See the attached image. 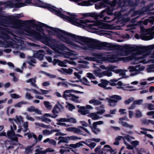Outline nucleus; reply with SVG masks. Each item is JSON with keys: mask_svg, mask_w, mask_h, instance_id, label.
I'll return each mask as SVG.
<instances>
[{"mask_svg": "<svg viewBox=\"0 0 154 154\" xmlns=\"http://www.w3.org/2000/svg\"><path fill=\"white\" fill-rule=\"evenodd\" d=\"M22 16L20 14H17L16 15L13 16H3L0 14V24L4 26L3 24L12 25V27L17 28L20 27H24V30L26 32V28L27 27L35 28L39 32L44 31L42 28L45 27L51 29L50 31H53L54 28L50 26L45 23L39 22L38 24L35 23L34 20H17L20 18Z\"/></svg>", "mask_w": 154, "mask_h": 154, "instance_id": "obj_1", "label": "nucleus"}, {"mask_svg": "<svg viewBox=\"0 0 154 154\" xmlns=\"http://www.w3.org/2000/svg\"><path fill=\"white\" fill-rule=\"evenodd\" d=\"M46 31L51 35H56L61 40L70 45L75 46L76 45L72 41L70 40L69 37L65 36L63 35H66L71 37L75 42L80 44H82V42L85 43L88 46H84L82 48L84 50H87L89 48L94 49H97V48H94L92 47L95 46L94 42H97L96 40L76 35L57 28H54L53 31H50L48 29H47Z\"/></svg>", "mask_w": 154, "mask_h": 154, "instance_id": "obj_2", "label": "nucleus"}, {"mask_svg": "<svg viewBox=\"0 0 154 154\" xmlns=\"http://www.w3.org/2000/svg\"><path fill=\"white\" fill-rule=\"evenodd\" d=\"M37 5L39 7L47 9L48 10L53 13L56 15L69 22H72L75 25H76V24H79L80 25L84 27H86L90 28H92V27L94 26L93 24L87 25V23H88L90 22V21L88 20H80L79 21V23L76 21L78 20V19L75 17L77 16V15L75 14H71L69 12H66L67 14L69 15L70 17L66 16L62 13L61 11L54 9V6L51 5L49 4L43 3L40 1H39V2L37 3Z\"/></svg>", "mask_w": 154, "mask_h": 154, "instance_id": "obj_3", "label": "nucleus"}, {"mask_svg": "<svg viewBox=\"0 0 154 154\" xmlns=\"http://www.w3.org/2000/svg\"><path fill=\"white\" fill-rule=\"evenodd\" d=\"M25 31L27 33L28 35L35 40L40 41L47 45L51 46V43L54 41V39L50 36H47L45 34L42 36L40 32H37L35 30L31 29L30 28H26Z\"/></svg>", "mask_w": 154, "mask_h": 154, "instance_id": "obj_4", "label": "nucleus"}, {"mask_svg": "<svg viewBox=\"0 0 154 154\" xmlns=\"http://www.w3.org/2000/svg\"><path fill=\"white\" fill-rule=\"evenodd\" d=\"M32 0H12V1L0 2L1 5H5L11 8H19L26 5V4H31Z\"/></svg>", "mask_w": 154, "mask_h": 154, "instance_id": "obj_5", "label": "nucleus"}, {"mask_svg": "<svg viewBox=\"0 0 154 154\" xmlns=\"http://www.w3.org/2000/svg\"><path fill=\"white\" fill-rule=\"evenodd\" d=\"M94 43L95 46L92 47L94 48H97V49L99 50L105 49L111 51L119 48L118 45H113L106 42H100L97 40V42H94Z\"/></svg>", "mask_w": 154, "mask_h": 154, "instance_id": "obj_6", "label": "nucleus"}, {"mask_svg": "<svg viewBox=\"0 0 154 154\" xmlns=\"http://www.w3.org/2000/svg\"><path fill=\"white\" fill-rule=\"evenodd\" d=\"M123 48L128 51H137L142 53L153 49H154V44L145 47L139 46L133 47L129 45H125Z\"/></svg>", "mask_w": 154, "mask_h": 154, "instance_id": "obj_7", "label": "nucleus"}, {"mask_svg": "<svg viewBox=\"0 0 154 154\" xmlns=\"http://www.w3.org/2000/svg\"><path fill=\"white\" fill-rule=\"evenodd\" d=\"M54 41L51 43V46L54 50L55 51L59 50L63 51L66 50V47L64 44L59 43L56 39H54Z\"/></svg>", "mask_w": 154, "mask_h": 154, "instance_id": "obj_8", "label": "nucleus"}, {"mask_svg": "<svg viewBox=\"0 0 154 154\" xmlns=\"http://www.w3.org/2000/svg\"><path fill=\"white\" fill-rule=\"evenodd\" d=\"M111 98H114L116 100L112 99L109 98H107L106 101H107L109 103V106L112 107H114L119 100H122L121 96L118 95H113L110 97Z\"/></svg>", "mask_w": 154, "mask_h": 154, "instance_id": "obj_9", "label": "nucleus"}, {"mask_svg": "<svg viewBox=\"0 0 154 154\" xmlns=\"http://www.w3.org/2000/svg\"><path fill=\"white\" fill-rule=\"evenodd\" d=\"M59 106L63 108V106L60 104H59V105L56 104L54 106L53 109L52 110V112L53 115L51 114H50L48 113H45L44 115V117L45 116L47 117H50L52 118H54L57 116L58 115L56 114H58L59 112L57 111L56 109H58L59 110H60V108L59 107Z\"/></svg>", "mask_w": 154, "mask_h": 154, "instance_id": "obj_10", "label": "nucleus"}, {"mask_svg": "<svg viewBox=\"0 0 154 154\" xmlns=\"http://www.w3.org/2000/svg\"><path fill=\"white\" fill-rule=\"evenodd\" d=\"M119 58L117 55L112 54L105 57V60L112 63H113L119 60Z\"/></svg>", "mask_w": 154, "mask_h": 154, "instance_id": "obj_11", "label": "nucleus"}, {"mask_svg": "<svg viewBox=\"0 0 154 154\" xmlns=\"http://www.w3.org/2000/svg\"><path fill=\"white\" fill-rule=\"evenodd\" d=\"M66 131H69L73 132L75 133H77L79 135H81L84 136H86V134H84L81 132L82 131L79 129L74 127H71L66 128Z\"/></svg>", "mask_w": 154, "mask_h": 154, "instance_id": "obj_12", "label": "nucleus"}, {"mask_svg": "<svg viewBox=\"0 0 154 154\" xmlns=\"http://www.w3.org/2000/svg\"><path fill=\"white\" fill-rule=\"evenodd\" d=\"M103 123V122L102 121H98L94 122L93 123V127L94 129L93 130V133L95 134H97L98 133L101 131L100 129L97 128V125H102Z\"/></svg>", "mask_w": 154, "mask_h": 154, "instance_id": "obj_13", "label": "nucleus"}, {"mask_svg": "<svg viewBox=\"0 0 154 154\" xmlns=\"http://www.w3.org/2000/svg\"><path fill=\"white\" fill-rule=\"evenodd\" d=\"M101 83L98 84V86L99 87L103 88L105 89H112L111 87H107L106 86L107 85L109 82L107 80L105 79H101Z\"/></svg>", "mask_w": 154, "mask_h": 154, "instance_id": "obj_14", "label": "nucleus"}, {"mask_svg": "<svg viewBox=\"0 0 154 154\" xmlns=\"http://www.w3.org/2000/svg\"><path fill=\"white\" fill-rule=\"evenodd\" d=\"M96 74L100 78L102 77L103 76L106 75L108 77H110L112 75V72L109 71H106L103 72H100L97 71L95 72Z\"/></svg>", "mask_w": 154, "mask_h": 154, "instance_id": "obj_15", "label": "nucleus"}, {"mask_svg": "<svg viewBox=\"0 0 154 154\" xmlns=\"http://www.w3.org/2000/svg\"><path fill=\"white\" fill-rule=\"evenodd\" d=\"M96 2L95 0H90L88 1H84L80 3H79V5L82 6H88L94 5V3Z\"/></svg>", "mask_w": 154, "mask_h": 154, "instance_id": "obj_16", "label": "nucleus"}, {"mask_svg": "<svg viewBox=\"0 0 154 154\" xmlns=\"http://www.w3.org/2000/svg\"><path fill=\"white\" fill-rule=\"evenodd\" d=\"M102 150L104 152V153L106 154L107 153L110 152L112 153L114 152V150L112 149L111 147L108 145H105Z\"/></svg>", "mask_w": 154, "mask_h": 154, "instance_id": "obj_17", "label": "nucleus"}, {"mask_svg": "<svg viewBox=\"0 0 154 154\" xmlns=\"http://www.w3.org/2000/svg\"><path fill=\"white\" fill-rule=\"evenodd\" d=\"M77 107L79 108L78 111L82 115H86L87 114H88L90 113V111L88 110L85 109V108L84 106H81L79 105H77Z\"/></svg>", "mask_w": 154, "mask_h": 154, "instance_id": "obj_18", "label": "nucleus"}, {"mask_svg": "<svg viewBox=\"0 0 154 154\" xmlns=\"http://www.w3.org/2000/svg\"><path fill=\"white\" fill-rule=\"evenodd\" d=\"M125 119L124 118H120L119 119L120 121L119 122V123L121 124L123 126L130 129H132L134 127L133 125H129L126 122H123L122 121Z\"/></svg>", "mask_w": 154, "mask_h": 154, "instance_id": "obj_19", "label": "nucleus"}, {"mask_svg": "<svg viewBox=\"0 0 154 154\" xmlns=\"http://www.w3.org/2000/svg\"><path fill=\"white\" fill-rule=\"evenodd\" d=\"M103 11H102L100 13H89V17L94 18L97 19L98 18H103Z\"/></svg>", "mask_w": 154, "mask_h": 154, "instance_id": "obj_20", "label": "nucleus"}, {"mask_svg": "<svg viewBox=\"0 0 154 154\" xmlns=\"http://www.w3.org/2000/svg\"><path fill=\"white\" fill-rule=\"evenodd\" d=\"M126 0H124L123 2L122 0H117V8H120L123 9L124 7H127Z\"/></svg>", "mask_w": 154, "mask_h": 154, "instance_id": "obj_21", "label": "nucleus"}, {"mask_svg": "<svg viewBox=\"0 0 154 154\" xmlns=\"http://www.w3.org/2000/svg\"><path fill=\"white\" fill-rule=\"evenodd\" d=\"M91 55L94 57L96 59V60L97 59H104L105 60V57H103V54L100 53L92 52L91 54Z\"/></svg>", "mask_w": 154, "mask_h": 154, "instance_id": "obj_22", "label": "nucleus"}, {"mask_svg": "<svg viewBox=\"0 0 154 154\" xmlns=\"http://www.w3.org/2000/svg\"><path fill=\"white\" fill-rule=\"evenodd\" d=\"M68 136L66 137H62L61 136H59L58 137L59 141L58 142V144H59L61 143H68L69 140L67 138Z\"/></svg>", "mask_w": 154, "mask_h": 154, "instance_id": "obj_23", "label": "nucleus"}, {"mask_svg": "<svg viewBox=\"0 0 154 154\" xmlns=\"http://www.w3.org/2000/svg\"><path fill=\"white\" fill-rule=\"evenodd\" d=\"M32 137H33L35 140V142H34L32 144H34L35 145L38 142L42 140L43 137V136L41 134H39L38 135V137L37 138L36 135L34 133H32Z\"/></svg>", "mask_w": 154, "mask_h": 154, "instance_id": "obj_24", "label": "nucleus"}, {"mask_svg": "<svg viewBox=\"0 0 154 154\" xmlns=\"http://www.w3.org/2000/svg\"><path fill=\"white\" fill-rule=\"evenodd\" d=\"M113 10L114 9L109 8H107L106 10H103L102 11H103V17L105 16V14H106L109 15H113Z\"/></svg>", "mask_w": 154, "mask_h": 154, "instance_id": "obj_25", "label": "nucleus"}, {"mask_svg": "<svg viewBox=\"0 0 154 154\" xmlns=\"http://www.w3.org/2000/svg\"><path fill=\"white\" fill-rule=\"evenodd\" d=\"M10 130L8 131L7 132V135L9 139L13 137V136H14L15 134V132L14 130L12 125H10Z\"/></svg>", "mask_w": 154, "mask_h": 154, "instance_id": "obj_26", "label": "nucleus"}, {"mask_svg": "<svg viewBox=\"0 0 154 154\" xmlns=\"http://www.w3.org/2000/svg\"><path fill=\"white\" fill-rule=\"evenodd\" d=\"M57 70L60 72H62L64 73L68 74H71L73 72V70L70 68H69L68 69L65 68H62L61 69H58Z\"/></svg>", "mask_w": 154, "mask_h": 154, "instance_id": "obj_27", "label": "nucleus"}, {"mask_svg": "<svg viewBox=\"0 0 154 154\" xmlns=\"http://www.w3.org/2000/svg\"><path fill=\"white\" fill-rule=\"evenodd\" d=\"M88 116L91 118L93 120H97L101 118L97 114L94 113H91L88 114Z\"/></svg>", "mask_w": 154, "mask_h": 154, "instance_id": "obj_28", "label": "nucleus"}, {"mask_svg": "<svg viewBox=\"0 0 154 154\" xmlns=\"http://www.w3.org/2000/svg\"><path fill=\"white\" fill-rule=\"evenodd\" d=\"M35 146V144H32L31 146H28L26 147L25 151V154H29L30 153L32 152V148Z\"/></svg>", "mask_w": 154, "mask_h": 154, "instance_id": "obj_29", "label": "nucleus"}, {"mask_svg": "<svg viewBox=\"0 0 154 154\" xmlns=\"http://www.w3.org/2000/svg\"><path fill=\"white\" fill-rule=\"evenodd\" d=\"M67 62H68L69 63H70V62L67 60H65L64 61H62L59 60L58 62V65L60 66L64 67H67V65L65 64Z\"/></svg>", "mask_w": 154, "mask_h": 154, "instance_id": "obj_30", "label": "nucleus"}, {"mask_svg": "<svg viewBox=\"0 0 154 154\" xmlns=\"http://www.w3.org/2000/svg\"><path fill=\"white\" fill-rule=\"evenodd\" d=\"M82 142H84V141H82L80 142H79L78 143H76L75 144H71L69 145V146L71 147H73L74 148H76L78 147H79L81 146H83L82 143Z\"/></svg>", "mask_w": 154, "mask_h": 154, "instance_id": "obj_31", "label": "nucleus"}, {"mask_svg": "<svg viewBox=\"0 0 154 154\" xmlns=\"http://www.w3.org/2000/svg\"><path fill=\"white\" fill-rule=\"evenodd\" d=\"M59 131L58 129L52 130L51 131H49L48 130H45L43 131V132L44 134L46 135H49L51 134L53 132H58Z\"/></svg>", "mask_w": 154, "mask_h": 154, "instance_id": "obj_32", "label": "nucleus"}, {"mask_svg": "<svg viewBox=\"0 0 154 154\" xmlns=\"http://www.w3.org/2000/svg\"><path fill=\"white\" fill-rule=\"evenodd\" d=\"M34 56L40 60H42L43 59L44 54L41 53L40 51L37 52L35 54Z\"/></svg>", "mask_w": 154, "mask_h": 154, "instance_id": "obj_33", "label": "nucleus"}, {"mask_svg": "<svg viewBox=\"0 0 154 154\" xmlns=\"http://www.w3.org/2000/svg\"><path fill=\"white\" fill-rule=\"evenodd\" d=\"M126 2H127L126 5H127V6H129L131 7H135L137 6V4L131 0H126Z\"/></svg>", "mask_w": 154, "mask_h": 154, "instance_id": "obj_34", "label": "nucleus"}, {"mask_svg": "<svg viewBox=\"0 0 154 154\" xmlns=\"http://www.w3.org/2000/svg\"><path fill=\"white\" fill-rule=\"evenodd\" d=\"M89 103L91 104L93 103L94 105L97 106L101 104L102 102L99 101L98 100L95 99H92L89 101Z\"/></svg>", "mask_w": 154, "mask_h": 154, "instance_id": "obj_35", "label": "nucleus"}, {"mask_svg": "<svg viewBox=\"0 0 154 154\" xmlns=\"http://www.w3.org/2000/svg\"><path fill=\"white\" fill-rule=\"evenodd\" d=\"M110 5L112 9L114 10L117 8V0H114L110 3Z\"/></svg>", "mask_w": 154, "mask_h": 154, "instance_id": "obj_36", "label": "nucleus"}, {"mask_svg": "<svg viewBox=\"0 0 154 154\" xmlns=\"http://www.w3.org/2000/svg\"><path fill=\"white\" fill-rule=\"evenodd\" d=\"M74 75L75 76H76L77 79L80 80V82H82L83 84L86 85H89L87 84H85V82H84L83 81H82V79H81V75H79V73L75 72L74 73Z\"/></svg>", "mask_w": 154, "mask_h": 154, "instance_id": "obj_37", "label": "nucleus"}, {"mask_svg": "<svg viewBox=\"0 0 154 154\" xmlns=\"http://www.w3.org/2000/svg\"><path fill=\"white\" fill-rule=\"evenodd\" d=\"M3 36H2L1 38L4 41L11 39V36L7 33H3Z\"/></svg>", "mask_w": 154, "mask_h": 154, "instance_id": "obj_38", "label": "nucleus"}, {"mask_svg": "<svg viewBox=\"0 0 154 154\" xmlns=\"http://www.w3.org/2000/svg\"><path fill=\"white\" fill-rule=\"evenodd\" d=\"M79 98V97L75 96L74 95H73L72 97L70 99V100L76 103H79L80 102V101H79V100H78V99Z\"/></svg>", "mask_w": 154, "mask_h": 154, "instance_id": "obj_39", "label": "nucleus"}, {"mask_svg": "<svg viewBox=\"0 0 154 154\" xmlns=\"http://www.w3.org/2000/svg\"><path fill=\"white\" fill-rule=\"evenodd\" d=\"M69 140H75L77 139L81 140V138L80 137H78L76 136H68Z\"/></svg>", "mask_w": 154, "mask_h": 154, "instance_id": "obj_40", "label": "nucleus"}, {"mask_svg": "<svg viewBox=\"0 0 154 154\" xmlns=\"http://www.w3.org/2000/svg\"><path fill=\"white\" fill-rule=\"evenodd\" d=\"M144 105L146 106H148L147 108L149 110H152L154 109V105H153L152 104H147V103H146L144 104Z\"/></svg>", "mask_w": 154, "mask_h": 154, "instance_id": "obj_41", "label": "nucleus"}, {"mask_svg": "<svg viewBox=\"0 0 154 154\" xmlns=\"http://www.w3.org/2000/svg\"><path fill=\"white\" fill-rule=\"evenodd\" d=\"M135 116L136 118H140L142 116V115L140 111L138 110H136Z\"/></svg>", "mask_w": 154, "mask_h": 154, "instance_id": "obj_42", "label": "nucleus"}, {"mask_svg": "<svg viewBox=\"0 0 154 154\" xmlns=\"http://www.w3.org/2000/svg\"><path fill=\"white\" fill-rule=\"evenodd\" d=\"M134 98L133 97H131L130 98L124 101V103L125 104L128 105L134 100Z\"/></svg>", "mask_w": 154, "mask_h": 154, "instance_id": "obj_43", "label": "nucleus"}, {"mask_svg": "<svg viewBox=\"0 0 154 154\" xmlns=\"http://www.w3.org/2000/svg\"><path fill=\"white\" fill-rule=\"evenodd\" d=\"M13 120L15 122H20L23 120V118L21 116H20L19 117L18 116H16V119H13Z\"/></svg>", "mask_w": 154, "mask_h": 154, "instance_id": "obj_44", "label": "nucleus"}, {"mask_svg": "<svg viewBox=\"0 0 154 154\" xmlns=\"http://www.w3.org/2000/svg\"><path fill=\"white\" fill-rule=\"evenodd\" d=\"M9 121V122L12 124L13 125V128L14 129V130H16L17 129V126L16 125L14 124V122H13V119L12 118H9L8 119Z\"/></svg>", "mask_w": 154, "mask_h": 154, "instance_id": "obj_45", "label": "nucleus"}, {"mask_svg": "<svg viewBox=\"0 0 154 154\" xmlns=\"http://www.w3.org/2000/svg\"><path fill=\"white\" fill-rule=\"evenodd\" d=\"M35 125H36L37 126H39V127H42V128H48V125H46L44 124L43 123H35Z\"/></svg>", "mask_w": 154, "mask_h": 154, "instance_id": "obj_46", "label": "nucleus"}, {"mask_svg": "<svg viewBox=\"0 0 154 154\" xmlns=\"http://www.w3.org/2000/svg\"><path fill=\"white\" fill-rule=\"evenodd\" d=\"M87 75V77L91 79H95V77L91 73H88Z\"/></svg>", "mask_w": 154, "mask_h": 154, "instance_id": "obj_47", "label": "nucleus"}, {"mask_svg": "<svg viewBox=\"0 0 154 154\" xmlns=\"http://www.w3.org/2000/svg\"><path fill=\"white\" fill-rule=\"evenodd\" d=\"M139 143V142L137 140L133 141H132L131 143V144L133 147H136L137 145H138Z\"/></svg>", "mask_w": 154, "mask_h": 154, "instance_id": "obj_48", "label": "nucleus"}, {"mask_svg": "<svg viewBox=\"0 0 154 154\" xmlns=\"http://www.w3.org/2000/svg\"><path fill=\"white\" fill-rule=\"evenodd\" d=\"M117 68L116 66L110 65L108 66L107 68V69L110 71L113 72L114 70V69Z\"/></svg>", "mask_w": 154, "mask_h": 154, "instance_id": "obj_49", "label": "nucleus"}, {"mask_svg": "<svg viewBox=\"0 0 154 154\" xmlns=\"http://www.w3.org/2000/svg\"><path fill=\"white\" fill-rule=\"evenodd\" d=\"M44 104L45 106L47 108L49 109H50L51 108V106L50 105V103L49 102L47 101H45L44 102Z\"/></svg>", "mask_w": 154, "mask_h": 154, "instance_id": "obj_50", "label": "nucleus"}, {"mask_svg": "<svg viewBox=\"0 0 154 154\" xmlns=\"http://www.w3.org/2000/svg\"><path fill=\"white\" fill-rule=\"evenodd\" d=\"M109 0H103L102 2H100V5L101 6L105 7V4H107L109 3Z\"/></svg>", "mask_w": 154, "mask_h": 154, "instance_id": "obj_51", "label": "nucleus"}, {"mask_svg": "<svg viewBox=\"0 0 154 154\" xmlns=\"http://www.w3.org/2000/svg\"><path fill=\"white\" fill-rule=\"evenodd\" d=\"M88 122L89 123V124L88 126L91 129L92 131V132L93 133V130L94 129V128L93 127V124H92L90 119H89L88 120Z\"/></svg>", "mask_w": 154, "mask_h": 154, "instance_id": "obj_52", "label": "nucleus"}, {"mask_svg": "<svg viewBox=\"0 0 154 154\" xmlns=\"http://www.w3.org/2000/svg\"><path fill=\"white\" fill-rule=\"evenodd\" d=\"M134 103L136 105H141L143 102V100L142 99L136 100L134 101Z\"/></svg>", "mask_w": 154, "mask_h": 154, "instance_id": "obj_53", "label": "nucleus"}, {"mask_svg": "<svg viewBox=\"0 0 154 154\" xmlns=\"http://www.w3.org/2000/svg\"><path fill=\"white\" fill-rule=\"evenodd\" d=\"M26 98L28 100H30L32 99L33 97L31 96L30 93L27 92L26 94Z\"/></svg>", "mask_w": 154, "mask_h": 154, "instance_id": "obj_54", "label": "nucleus"}, {"mask_svg": "<svg viewBox=\"0 0 154 154\" xmlns=\"http://www.w3.org/2000/svg\"><path fill=\"white\" fill-rule=\"evenodd\" d=\"M11 97L13 99H18L20 97V96L16 94H11Z\"/></svg>", "mask_w": 154, "mask_h": 154, "instance_id": "obj_55", "label": "nucleus"}, {"mask_svg": "<svg viewBox=\"0 0 154 154\" xmlns=\"http://www.w3.org/2000/svg\"><path fill=\"white\" fill-rule=\"evenodd\" d=\"M9 139L11 140V141H15L17 142H18V138L15 136H13Z\"/></svg>", "mask_w": 154, "mask_h": 154, "instance_id": "obj_56", "label": "nucleus"}, {"mask_svg": "<svg viewBox=\"0 0 154 154\" xmlns=\"http://www.w3.org/2000/svg\"><path fill=\"white\" fill-rule=\"evenodd\" d=\"M79 128H81L82 129H83V130H84L86 133H87L89 135H90L91 134V133L89 132V131L86 128H85L83 127V126H79Z\"/></svg>", "mask_w": 154, "mask_h": 154, "instance_id": "obj_57", "label": "nucleus"}, {"mask_svg": "<svg viewBox=\"0 0 154 154\" xmlns=\"http://www.w3.org/2000/svg\"><path fill=\"white\" fill-rule=\"evenodd\" d=\"M75 109V107L73 104H69V105L68 109L69 110L72 111L73 109Z\"/></svg>", "mask_w": 154, "mask_h": 154, "instance_id": "obj_58", "label": "nucleus"}, {"mask_svg": "<svg viewBox=\"0 0 154 154\" xmlns=\"http://www.w3.org/2000/svg\"><path fill=\"white\" fill-rule=\"evenodd\" d=\"M49 143L54 146H55L56 145V141L52 139H50Z\"/></svg>", "mask_w": 154, "mask_h": 154, "instance_id": "obj_59", "label": "nucleus"}, {"mask_svg": "<svg viewBox=\"0 0 154 154\" xmlns=\"http://www.w3.org/2000/svg\"><path fill=\"white\" fill-rule=\"evenodd\" d=\"M35 108L33 106H31L27 108V111L29 112H33L35 111Z\"/></svg>", "mask_w": 154, "mask_h": 154, "instance_id": "obj_60", "label": "nucleus"}, {"mask_svg": "<svg viewBox=\"0 0 154 154\" xmlns=\"http://www.w3.org/2000/svg\"><path fill=\"white\" fill-rule=\"evenodd\" d=\"M80 122L83 126L87 127L88 126V124L84 121H80Z\"/></svg>", "mask_w": 154, "mask_h": 154, "instance_id": "obj_61", "label": "nucleus"}, {"mask_svg": "<svg viewBox=\"0 0 154 154\" xmlns=\"http://www.w3.org/2000/svg\"><path fill=\"white\" fill-rule=\"evenodd\" d=\"M103 17V21L104 22H109V19L110 18V17H108L107 16H104Z\"/></svg>", "mask_w": 154, "mask_h": 154, "instance_id": "obj_62", "label": "nucleus"}, {"mask_svg": "<svg viewBox=\"0 0 154 154\" xmlns=\"http://www.w3.org/2000/svg\"><path fill=\"white\" fill-rule=\"evenodd\" d=\"M149 120L144 119L142 120V123L143 124L148 125L149 124Z\"/></svg>", "mask_w": 154, "mask_h": 154, "instance_id": "obj_63", "label": "nucleus"}, {"mask_svg": "<svg viewBox=\"0 0 154 154\" xmlns=\"http://www.w3.org/2000/svg\"><path fill=\"white\" fill-rule=\"evenodd\" d=\"M130 72L136 71H137V69H136V67L134 66H130Z\"/></svg>", "mask_w": 154, "mask_h": 154, "instance_id": "obj_64", "label": "nucleus"}]
</instances>
